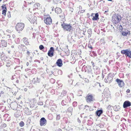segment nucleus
Segmentation results:
<instances>
[{"label": "nucleus", "instance_id": "7ed1b4c3", "mask_svg": "<svg viewBox=\"0 0 131 131\" xmlns=\"http://www.w3.org/2000/svg\"><path fill=\"white\" fill-rule=\"evenodd\" d=\"M24 26L23 23H18L16 26V29L17 31H21L23 29Z\"/></svg>", "mask_w": 131, "mask_h": 131}, {"label": "nucleus", "instance_id": "e433bc0d", "mask_svg": "<svg viewBox=\"0 0 131 131\" xmlns=\"http://www.w3.org/2000/svg\"><path fill=\"white\" fill-rule=\"evenodd\" d=\"M5 7H6V6H2V9L3 10L4 9H5Z\"/></svg>", "mask_w": 131, "mask_h": 131}, {"label": "nucleus", "instance_id": "37998d69", "mask_svg": "<svg viewBox=\"0 0 131 131\" xmlns=\"http://www.w3.org/2000/svg\"><path fill=\"white\" fill-rule=\"evenodd\" d=\"M27 53L28 55H29L30 54V52L27 50Z\"/></svg>", "mask_w": 131, "mask_h": 131}, {"label": "nucleus", "instance_id": "774afa93", "mask_svg": "<svg viewBox=\"0 0 131 131\" xmlns=\"http://www.w3.org/2000/svg\"><path fill=\"white\" fill-rule=\"evenodd\" d=\"M16 82H18V80H17L16 81Z\"/></svg>", "mask_w": 131, "mask_h": 131}, {"label": "nucleus", "instance_id": "de8ad7c7", "mask_svg": "<svg viewBox=\"0 0 131 131\" xmlns=\"http://www.w3.org/2000/svg\"><path fill=\"white\" fill-rule=\"evenodd\" d=\"M4 92L3 91H1V93L2 94L4 93Z\"/></svg>", "mask_w": 131, "mask_h": 131}, {"label": "nucleus", "instance_id": "1a4fd4ad", "mask_svg": "<svg viewBox=\"0 0 131 131\" xmlns=\"http://www.w3.org/2000/svg\"><path fill=\"white\" fill-rule=\"evenodd\" d=\"M54 51V48L52 47H50L48 53V56L50 57L53 56Z\"/></svg>", "mask_w": 131, "mask_h": 131}, {"label": "nucleus", "instance_id": "58836bf2", "mask_svg": "<svg viewBox=\"0 0 131 131\" xmlns=\"http://www.w3.org/2000/svg\"><path fill=\"white\" fill-rule=\"evenodd\" d=\"M17 41H18V42H17V43H19V38H17Z\"/></svg>", "mask_w": 131, "mask_h": 131}, {"label": "nucleus", "instance_id": "c03bdc74", "mask_svg": "<svg viewBox=\"0 0 131 131\" xmlns=\"http://www.w3.org/2000/svg\"><path fill=\"white\" fill-rule=\"evenodd\" d=\"M70 10L71 11V12H72L73 11V9L72 8H70Z\"/></svg>", "mask_w": 131, "mask_h": 131}, {"label": "nucleus", "instance_id": "ea45409f", "mask_svg": "<svg viewBox=\"0 0 131 131\" xmlns=\"http://www.w3.org/2000/svg\"><path fill=\"white\" fill-rule=\"evenodd\" d=\"M30 59L31 60L29 61L30 62H32V61L31 60H32V57H30Z\"/></svg>", "mask_w": 131, "mask_h": 131}, {"label": "nucleus", "instance_id": "e2e57ef3", "mask_svg": "<svg viewBox=\"0 0 131 131\" xmlns=\"http://www.w3.org/2000/svg\"><path fill=\"white\" fill-rule=\"evenodd\" d=\"M100 131H105L104 130H101Z\"/></svg>", "mask_w": 131, "mask_h": 131}, {"label": "nucleus", "instance_id": "338daca9", "mask_svg": "<svg viewBox=\"0 0 131 131\" xmlns=\"http://www.w3.org/2000/svg\"><path fill=\"white\" fill-rule=\"evenodd\" d=\"M4 81V79H3V80H2V81Z\"/></svg>", "mask_w": 131, "mask_h": 131}, {"label": "nucleus", "instance_id": "bb28decb", "mask_svg": "<svg viewBox=\"0 0 131 131\" xmlns=\"http://www.w3.org/2000/svg\"><path fill=\"white\" fill-rule=\"evenodd\" d=\"M122 35L124 36H126L127 35L126 32H122Z\"/></svg>", "mask_w": 131, "mask_h": 131}, {"label": "nucleus", "instance_id": "5fc2aeb1", "mask_svg": "<svg viewBox=\"0 0 131 131\" xmlns=\"http://www.w3.org/2000/svg\"><path fill=\"white\" fill-rule=\"evenodd\" d=\"M108 12V10H107V11H105V12L104 13H106V12Z\"/></svg>", "mask_w": 131, "mask_h": 131}, {"label": "nucleus", "instance_id": "603ef678", "mask_svg": "<svg viewBox=\"0 0 131 131\" xmlns=\"http://www.w3.org/2000/svg\"><path fill=\"white\" fill-rule=\"evenodd\" d=\"M78 122L80 123V120L79 119H78Z\"/></svg>", "mask_w": 131, "mask_h": 131}, {"label": "nucleus", "instance_id": "49530a36", "mask_svg": "<svg viewBox=\"0 0 131 131\" xmlns=\"http://www.w3.org/2000/svg\"><path fill=\"white\" fill-rule=\"evenodd\" d=\"M94 14V13H92L91 14V16H93V15Z\"/></svg>", "mask_w": 131, "mask_h": 131}, {"label": "nucleus", "instance_id": "f704fd0d", "mask_svg": "<svg viewBox=\"0 0 131 131\" xmlns=\"http://www.w3.org/2000/svg\"><path fill=\"white\" fill-rule=\"evenodd\" d=\"M33 103H36V100L35 99V98L33 99Z\"/></svg>", "mask_w": 131, "mask_h": 131}, {"label": "nucleus", "instance_id": "f3484780", "mask_svg": "<svg viewBox=\"0 0 131 131\" xmlns=\"http://www.w3.org/2000/svg\"><path fill=\"white\" fill-rule=\"evenodd\" d=\"M22 41L26 45H27L29 44V42L28 41V40L26 38H24L22 39Z\"/></svg>", "mask_w": 131, "mask_h": 131}, {"label": "nucleus", "instance_id": "864d4df0", "mask_svg": "<svg viewBox=\"0 0 131 131\" xmlns=\"http://www.w3.org/2000/svg\"><path fill=\"white\" fill-rule=\"evenodd\" d=\"M24 90L25 91H27V89H25Z\"/></svg>", "mask_w": 131, "mask_h": 131}, {"label": "nucleus", "instance_id": "2f4dec72", "mask_svg": "<svg viewBox=\"0 0 131 131\" xmlns=\"http://www.w3.org/2000/svg\"><path fill=\"white\" fill-rule=\"evenodd\" d=\"M6 32L10 33L12 32V31L9 30L8 29L6 30Z\"/></svg>", "mask_w": 131, "mask_h": 131}, {"label": "nucleus", "instance_id": "9d476101", "mask_svg": "<svg viewBox=\"0 0 131 131\" xmlns=\"http://www.w3.org/2000/svg\"><path fill=\"white\" fill-rule=\"evenodd\" d=\"M131 105V103L129 101H126L124 103L123 106L124 108H126Z\"/></svg>", "mask_w": 131, "mask_h": 131}, {"label": "nucleus", "instance_id": "052dcab7", "mask_svg": "<svg viewBox=\"0 0 131 131\" xmlns=\"http://www.w3.org/2000/svg\"><path fill=\"white\" fill-rule=\"evenodd\" d=\"M126 34H127V35L128 34V32H126Z\"/></svg>", "mask_w": 131, "mask_h": 131}, {"label": "nucleus", "instance_id": "09e8293b", "mask_svg": "<svg viewBox=\"0 0 131 131\" xmlns=\"http://www.w3.org/2000/svg\"><path fill=\"white\" fill-rule=\"evenodd\" d=\"M21 47H24V45L23 44H21Z\"/></svg>", "mask_w": 131, "mask_h": 131}, {"label": "nucleus", "instance_id": "69168bd1", "mask_svg": "<svg viewBox=\"0 0 131 131\" xmlns=\"http://www.w3.org/2000/svg\"><path fill=\"white\" fill-rule=\"evenodd\" d=\"M8 35V36H9V38L10 37V35Z\"/></svg>", "mask_w": 131, "mask_h": 131}, {"label": "nucleus", "instance_id": "f257e3e1", "mask_svg": "<svg viewBox=\"0 0 131 131\" xmlns=\"http://www.w3.org/2000/svg\"><path fill=\"white\" fill-rule=\"evenodd\" d=\"M62 27L65 31L71 32L73 30V28L70 24L64 23L61 24Z\"/></svg>", "mask_w": 131, "mask_h": 131}, {"label": "nucleus", "instance_id": "13d9d810", "mask_svg": "<svg viewBox=\"0 0 131 131\" xmlns=\"http://www.w3.org/2000/svg\"><path fill=\"white\" fill-rule=\"evenodd\" d=\"M3 131H7V130H4V129L3 130Z\"/></svg>", "mask_w": 131, "mask_h": 131}, {"label": "nucleus", "instance_id": "a18cd8bd", "mask_svg": "<svg viewBox=\"0 0 131 131\" xmlns=\"http://www.w3.org/2000/svg\"><path fill=\"white\" fill-rule=\"evenodd\" d=\"M29 64V63L28 62H27L26 63V65L27 66H28Z\"/></svg>", "mask_w": 131, "mask_h": 131}, {"label": "nucleus", "instance_id": "bf43d9fd", "mask_svg": "<svg viewBox=\"0 0 131 131\" xmlns=\"http://www.w3.org/2000/svg\"><path fill=\"white\" fill-rule=\"evenodd\" d=\"M11 47L12 48H14V46H12Z\"/></svg>", "mask_w": 131, "mask_h": 131}, {"label": "nucleus", "instance_id": "5701e85b", "mask_svg": "<svg viewBox=\"0 0 131 131\" xmlns=\"http://www.w3.org/2000/svg\"><path fill=\"white\" fill-rule=\"evenodd\" d=\"M91 63L93 65V69H96L97 68V67L95 66V65L94 64V63L92 61Z\"/></svg>", "mask_w": 131, "mask_h": 131}, {"label": "nucleus", "instance_id": "4468645a", "mask_svg": "<svg viewBox=\"0 0 131 131\" xmlns=\"http://www.w3.org/2000/svg\"><path fill=\"white\" fill-rule=\"evenodd\" d=\"M113 74L111 73L109 74L107 77V79L108 81H111L113 79Z\"/></svg>", "mask_w": 131, "mask_h": 131}, {"label": "nucleus", "instance_id": "0eeeda50", "mask_svg": "<svg viewBox=\"0 0 131 131\" xmlns=\"http://www.w3.org/2000/svg\"><path fill=\"white\" fill-rule=\"evenodd\" d=\"M103 94L104 96L108 98L110 95V92L108 88H106L103 91Z\"/></svg>", "mask_w": 131, "mask_h": 131}, {"label": "nucleus", "instance_id": "8fccbe9b", "mask_svg": "<svg viewBox=\"0 0 131 131\" xmlns=\"http://www.w3.org/2000/svg\"><path fill=\"white\" fill-rule=\"evenodd\" d=\"M58 130L59 131H62V130L60 128L58 129Z\"/></svg>", "mask_w": 131, "mask_h": 131}, {"label": "nucleus", "instance_id": "c756f323", "mask_svg": "<svg viewBox=\"0 0 131 131\" xmlns=\"http://www.w3.org/2000/svg\"><path fill=\"white\" fill-rule=\"evenodd\" d=\"M38 105H43V103L42 102H40L38 103Z\"/></svg>", "mask_w": 131, "mask_h": 131}, {"label": "nucleus", "instance_id": "cd10ccee", "mask_svg": "<svg viewBox=\"0 0 131 131\" xmlns=\"http://www.w3.org/2000/svg\"><path fill=\"white\" fill-rule=\"evenodd\" d=\"M40 79L37 78L36 79V82L39 83L40 82Z\"/></svg>", "mask_w": 131, "mask_h": 131}, {"label": "nucleus", "instance_id": "6e6d98bb", "mask_svg": "<svg viewBox=\"0 0 131 131\" xmlns=\"http://www.w3.org/2000/svg\"><path fill=\"white\" fill-rule=\"evenodd\" d=\"M100 127H103V125H100Z\"/></svg>", "mask_w": 131, "mask_h": 131}, {"label": "nucleus", "instance_id": "39448f33", "mask_svg": "<svg viewBox=\"0 0 131 131\" xmlns=\"http://www.w3.org/2000/svg\"><path fill=\"white\" fill-rule=\"evenodd\" d=\"M121 52L122 53L124 54L127 56L131 58V51H130V50L126 49L123 50L121 51Z\"/></svg>", "mask_w": 131, "mask_h": 131}, {"label": "nucleus", "instance_id": "c9c22d12", "mask_svg": "<svg viewBox=\"0 0 131 131\" xmlns=\"http://www.w3.org/2000/svg\"><path fill=\"white\" fill-rule=\"evenodd\" d=\"M104 81L105 82L107 83L108 82V81L107 80V79H104Z\"/></svg>", "mask_w": 131, "mask_h": 131}, {"label": "nucleus", "instance_id": "6e6552de", "mask_svg": "<svg viewBox=\"0 0 131 131\" xmlns=\"http://www.w3.org/2000/svg\"><path fill=\"white\" fill-rule=\"evenodd\" d=\"M47 121L44 117L41 118L40 120V124L41 126H45L47 124Z\"/></svg>", "mask_w": 131, "mask_h": 131}, {"label": "nucleus", "instance_id": "7c9ffc66", "mask_svg": "<svg viewBox=\"0 0 131 131\" xmlns=\"http://www.w3.org/2000/svg\"><path fill=\"white\" fill-rule=\"evenodd\" d=\"M73 106H74H74H76L77 105V103L76 102H73Z\"/></svg>", "mask_w": 131, "mask_h": 131}, {"label": "nucleus", "instance_id": "4be33fe9", "mask_svg": "<svg viewBox=\"0 0 131 131\" xmlns=\"http://www.w3.org/2000/svg\"><path fill=\"white\" fill-rule=\"evenodd\" d=\"M19 125L20 126L22 127L24 126V123L23 121H21L19 123Z\"/></svg>", "mask_w": 131, "mask_h": 131}, {"label": "nucleus", "instance_id": "3c124183", "mask_svg": "<svg viewBox=\"0 0 131 131\" xmlns=\"http://www.w3.org/2000/svg\"><path fill=\"white\" fill-rule=\"evenodd\" d=\"M88 47L91 49H92V47L91 46H88Z\"/></svg>", "mask_w": 131, "mask_h": 131}, {"label": "nucleus", "instance_id": "0e129e2a", "mask_svg": "<svg viewBox=\"0 0 131 131\" xmlns=\"http://www.w3.org/2000/svg\"><path fill=\"white\" fill-rule=\"evenodd\" d=\"M63 102H64L63 101H62V102H61L62 104V103Z\"/></svg>", "mask_w": 131, "mask_h": 131}, {"label": "nucleus", "instance_id": "9b49d317", "mask_svg": "<svg viewBox=\"0 0 131 131\" xmlns=\"http://www.w3.org/2000/svg\"><path fill=\"white\" fill-rule=\"evenodd\" d=\"M116 81L120 87H122L124 86V83L122 80L117 79L116 80Z\"/></svg>", "mask_w": 131, "mask_h": 131}, {"label": "nucleus", "instance_id": "b1692460", "mask_svg": "<svg viewBox=\"0 0 131 131\" xmlns=\"http://www.w3.org/2000/svg\"><path fill=\"white\" fill-rule=\"evenodd\" d=\"M60 116L59 114L57 115L56 117V119L57 120H59L60 119Z\"/></svg>", "mask_w": 131, "mask_h": 131}, {"label": "nucleus", "instance_id": "393cba45", "mask_svg": "<svg viewBox=\"0 0 131 131\" xmlns=\"http://www.w3.org/2000/svg\"><path fill=\"white\" fill-rule=\"evenodd\" d=\"M39 48L40 50H42L44 48V47L43 45H41L39 46Z\"/></svg>", "mask_w": 131, "mask_h": 131}, {"label": "nucleus", "instance_id": "20e7f679", "mask_svg": "<svg viewBox=\"0 0 131 131\" xmlns=\"http://www.w3.org/2000/svg\"><path fill=\"white\" fill-rule=\"evenodd\" d=\"M87 102L88 103H91L94 100L93 95L91 94H88L86 97Z\"/></svg>", "mask_w": 131, "mask_h": 131}, {"label": "nucleus", "instance_id": "412c9836", "mask_svg": "<svg viewBox=\"0 0 131 131\" xmlns=\"http://www.w3.org/2000/svg\"><path fill=\"white\" fill-rule=\"evenodd\" d=\"M73 110V108L72 107H69L67 110L69 112H71Z\"/></svg>", "mask_w": 131, "mask_h": 131}, {"label": "nucleus", "instance_id": "473e14b6", "mask_svg": "<svg viewBox=\"0 0 131 131\" xmlns=\"http://www.w3.org/2000/svg\"><path fill=\"white\" fill-rule=\"evenodd\" d=\"M130 92V90L129 89H127L126 91V92L127 93H129Z\"/></svg>", "mask_w": 131, "mask_h": 131}, {"label": "nucleus", "instance_id": "aec40b11", "mask_svg": "<svg viewBox=\"0 0 131 131\" xmlns=\"http://www.w3.org/2000/svg\"><path fill=\"white\" fill-rule=\"evenodd\" d=\"M5 9H4L2 11V14L5 15L6 14V12L7 8L5 7Z\"/></svg>", "mask_w": 131, "mask_h": 131}, {"label": "nucleus", "instance_id": "f03ea898", "mask_svg": "<svg viewBox=\"0 0 131 131\" xmlns=\"http://www.w3.org/2000/svg\"><path fill=\"white\" fill-rule=\"evenodd\" d=\"M121 16L118 15H114L112 17V20L114 23L116 24L119 22L121 20Z\"/></svg>", "mask_w": 131, "mask_h": 131}, {"label": "nucleus", "instance_id": "c85d7f7f", "mask_svg": "<svg viewBox=\"0 0 131 131\" xmlns=\"http://www.w3.org/2000/svg\"><path fill=\"white\" fill-rule=\"evenodd\" d=\"M32 82L33 83H35L36 82V79H35V78H33Z\"/></svg>", "mask_w": 131, "mask_h": 131}, {"label": "nucleus", "instance_id": "72a5a7b5", "mask_svg": "<svg viewBox=\"0 0 131 131\" xmlns=\"http://www.w3.org/2000/svg\"><path fill=\"white\" fill-rule=\"evenodd\" d=\"M60 0H53L54 2L57 3Z\"/></svg>", "mask_w": 131, "mask_h": 131}, {"label": "nucleus", "instance_id": "f8f14e48", "mask_svg": "<svg viewBox=\"0 0 131 131\" xmlns=\"http://www.w3.org/2000/svg\"><path fill=\"white\" fill-rule=\"evenodd\" d=\"M62 62L61 59H59L57 60L56 63L59 67H61L62 65Z\"/></svg>", "mask_w": 131, "mask_h": 131}, {"label": "nucleus", "instance_id": "a19ab883", "mask_svg": "<svg viewBox=\"0 0 131 131\" xmlns=\"http://www.w3.org/2000/svg\"><path fill=\"white\" fill-rule=\"evenodd\" d=\"M13 104H14L16 106L17 105V103L16 102H15L13 103H12L11 104V105H12Z\"/></svg>", "mask_w": 131, "mask_h": 131}, {"label": "nucleus", "instance_id": "2eb2a0df", "mask_svg": "<svg viewBox=\"0 0 131 131\" xmlns=\"http://www.w3.org/2000/svg\"><path fill=\"white\" fill-rule=\"evenodd\" d=\"M55 10L56 13L57 14H60L62 12L61 8L59 7H56Z\"/></svg>", "mask_w": 131, "mask_h": 131}, {"label": "nucleus", "instance_id": "dca6fc26", "mask_svg": "<svg viewBox=\"0 0 131 131\" xmlns=\"http://www.w3.org/2000/svg\"><path fill=\"white\" fill-rule=\"evenodd\" d=\"M103 111L102 110H100L97 111L96 112V115L100 116V115L103 113Z\"/></svg>", "mask_w": 131, "mask_h": 131}, {"label": "nucleus", "instance_id": "680f3d73", "mask_svg": "<svg viewBox=\"0 0 131 131\" xmlns=\"http://www.w3.org/2000/svg\"><path fill=\"white\" fill-rule=\"evenodd\" d=\"M86 106H87V107H89V106H88V105H85V107H86Z\"/></svg>", "mask_w": 131, "mask_h": 131}, {"label": "nucleus", "instance_id": "4d7b16f0", "mask_svg": "<svg viewBox=\"0 0 131 131\" xmlns=\"http://www.w3.org/2000/svg\"><path fill=\"white\" fill-rule=\"evenodd\" d=\"M4 126H6V125L5 124H4Z\"/></svg>", "mask_w": 131, "mask_h": 131}, {"label": "nucleus", "instance_id": "423d86ee", "mask_svg": "<svg viewBox=\"0 0 131 131\" xmlns=\"http://www.w3.org/2000/svg\"><path fill=\"white\" fill-rule=\"evenodd\" d=\"M47 17L45 18L44 20V22L45 24L48 25H50L52 23V20L51 17L49 15L47 16Z\"/></svg>", "mask_w": 131, "mask_h": 131}, {"label": "nucleus", "instance_id": "ddd939ff", "mask_svg": "<svg viewBox=\"0 0 131 131\" xmlns=\"http://www.w3.org/2000/svg\"><path fill=\"white\" fill-rule=\"evenodd\" d=\"M37 20V17H36L33 16L31 18H29V21L32 23H35Z\"/></svg>", "mask_w": 131, "mask_h": 131}, {"label": "nucleus", "instance_id": "79ce46f5", "mask_svg": "<svg viewBox=\"0 0 131 131\" xmlns=\"http://www.w3.org/2000/svg\"><path fill=\"white\" fill-rule=\"evenodd\" d=\"M12 37L13 38H15L16 36L15 35L13 34L12 35Z\"/></svg>", "mask_w": 131, "mask_h": 131}, {"label": "nucleus", "instance_id": "a878e982", "mask_svg": "<svg viewBox=\"0 0 131 131\" xmlns=\"http://www.w3.org/2000/svg\"><path fill=\"white\" fill-rule=\"evenodd\" d=\"M10 63L9 62H7L6 64V66L8 67H9L10 66Z\"/></svg>", "mask_w": 131, "mask_h": 131}, {"label": "nucleus", "instance_id": "a211bd4d", "mask_svg": "<svg viewBox=\"0 0 131 131\" xmlns=\"http://www.w3.org/2000/svg\"><path fill=\"white\" fill-rule=\"evenodd\" d=\"M99 15L98 13H96L95 14V16L94 17L92 18V19L93 20H97L98 19H99L98 17Z\"/></svg>", "mask_w": 131, "mask_h": 131}, {"label": "nucleus", "instance_id": "6ab92c4d", "mask_svg": "<svg viewBox=\"0 0 131 131\" xmlns=\"http://www.w3.org/2000/svg\"><path fill=\"white\" fill-rule=\"evenodd\" d=\"M1 45L3 46L6 47L7 46V43L4 40L1 41Z\"/></svg>", "mask_w": 131, "mask_h": 131}, {"label": "nucleus", "instance_id": "4c0bfd02", "mask_svg": "<svg viewBox=\"0 0 131 131\" xmlns=\"http://www.w3.org/2000/svg\"><path fill=\"white\" fill-rule=\"evenodd\" d=\"M40 4L39 3H38L37 4H35V6L36 7V6H37V7H38V6H40Z\"/></svg>", "mask_w": 131, "mask_h": 131}]
</instances>
